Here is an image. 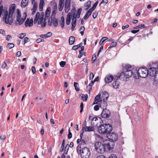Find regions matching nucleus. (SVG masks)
<instances>
[{
	"label": "nucleus",
	"instance_id": "nucleus-6",
	"mask_svg": "<svg viewBox=\"0 0 158 158\" xmlns=\"http://www.w3.org/2000/svg\"><path fill=\"white\" fill-rule=\"evenodd\" d=\"M107 106L106 102L104 101L100 106V107H103V110L101 114V116L102 118H109L110 115V113L109 110L106 108Z\"/></svg>",
	"mask_w": 158,
	"mask_h": 158
},
{
	"label": "nucleus",
	"instance_id": "nucleus-9",
	"mask_svg": "<svg viewBox=\"0 0 158 158\" xmlns=\"http://www.w3.org/2000/svg\"><path fill=\"white\" fill-rule=\"evenodd\" d=\"M148 74L152 77H154L155 78H157L158 75V71L156 70V69L154 67H151L148 70Z\"/></svg>",
	"mask_w": 158,
	"mask_h": 158
},
{
	"label": "nucleus",
	"instance_id": "nucleus-14",
	"mask_svg": "<svg viewBox=\"0 0 158 158\" xmlns=\"http://www.w3.org/2000/svg\"><path fill=\"white\" fill-rule=\"evenodd\" d=\"M126 70V71L124 72L125 74L126 78H128L131 77L133 75V72L129 69H127Z\"/></svg>",
	"mask_w": 158,
	"mask_h": 158
},
{
	"label": "nucleus",
	"instance_id": "nucleus-38",
	"mask_svg": "<svg viewBox=\"0 0 158 158\" xmlns=\"http://www.w3.org/2000/svg\"><path fill=\"white\" fill-rule=\"evenodd\" d=\"M117 45V43L116 42H112L110 44V47H109V48L114 47Z\"/></svg>",
	"mask_w": 158,
	"mask_h": 158
},
{
	"label": "nucleus",
	"instance_id": "nucleus-44",
	"mask_svg": "<svg viewBox=\"0 0 158 158\" xmlns=\"http://www.w3.org/2000/svg\"><path fill=\"white\" fill-rule=\"evenodd\" d=\"M86 126V121H85L83 123V124L82 125V130H85V128L87 127Z\"/></svg>",
	"mask_w": 158,
	"mask_h": 158
},
{
	"label": "nucleus",
	"instance_id": "nucleus-3",
	"mask_svg": "<svg viewBox=\"0 0 158 158\" xmlns=\"http://www.w3.org/2000/svg\"><path fill=\"white\" fill-rule=\"evenodd\" d=\"M77 152L81 155L82 158H89L90 156L89 150L86 147L81 148V146L78 145L77 147Z\"/></svg>",
	"mask_w": 158,
	"mask_h": 158
},
{
	"label": "nucleus",
	"instance_id": "nucleus-18",
	"mask_svg": "<svg viewBox=\"0 0 158 158\" xmlns=\"http://www.w3.org/2000/svg\"><path fill=\"white\" fill-rule=\"evenodd\" d=\"M114 79L112 75H109L106 77L105 78V81L106 83L111 82Z\"/></svg>",
	"mask_w": 158,
	"mask_h": 158
},
{
	"label": "nucleus",
	"instance_id": "nucleus-40",
	"mask_svg": "<svg viewBox=\"0 0 158 158\" xmlns=\"http://www.w3.org/2000/svg\"><path fill=\"white\" fill-rule=\"evenodd\" d=\"M92 11L93 10H91L90 9H89L87 11L85 15H86L87 16L89 17V16L91 15Z\"/></svg>",
	"mask_w": 158,
	"mask_h": 158
},
{
	"label": "nucleus",
	"instance_id": "nucleus-52",
	"mask_svg": "<svg viewBox=\"0 0 158 158\" xmlns=\"http://www.w3.org/2000/svg\"><path fill=\"white\" fill-rule=\"evenodd\" d=\"M64 0H59V5H64Z\"/></svg>",
	"mask_w": 158,
	"mask_h": 158
},
{
	"label": "nucleus",
	"instance_id": "nucleus-35",
	"mask_svg": "<svg viewBox=\"0 0 158 158\" xmlns=\"http://www.w3.org/2000/svg\"><path fill=\"white\" fill-rule=\"evenodd\" d=\"M6 46L9 49H11L14 47V44L12 43H9L7 44Z\"/></svg>",
	"mask_w": 158,
	"mask_h": 158
},
{
	"label": "nucleus",
	"instance_id": "nucleus-20",
	"mask_svg": "<svg viewBox=\"0 0 158 158\" xmlns=\"http://www.w3.org/2000/svg\"><path fill=\"white\" fill-rule=\"evenodd\" d=\"M112 85L114 88L116 89L118 88L120 85V83L119 81H114Z\"/></svg>",
	"mask_w": 158,
	"mask_h": 158
},
{
	"label": "nucleus",
	"instance_id": "nucleus-30",
	"mask_svg": "<svg viewBox=\"0 0 158 158\" xmlns=\"http://www.w3.org/2000/svg\"><path fill=\"white\" fill-rule=\"evenodd\" d=\"M74 86L75 88V90L77 91H78L80 90V89L79 88V85L77 83V82H74Z\"/></svg>",
	"mask_w": 158,
	"mask_h": 158
},
{
	"label": "nucleus",
	"instance_id": "nucleus-28",
	"mask_svg": "<svg viewBox=\"0 0 158 158\" xmlns=\"http://www.w3.org/2000/svg\"><path fill=\"white\" fill-rule=\"evenodd\" d=\"M35 0H34L33 1L32 0H31L32 3L33 4V7L32 8H31V9L37 10L38 7V5L37 2H35Z\"/></svg>",
	"mask_w": 158,
	"mask_h": 158
},
{
	"label": "nucleus",
	"instance_id": "nucleus-19",
	"mask_svg": "<svg viewBox=\"0 0 158 158\" xmlns=\"http://www.w3.org/2000/svg\"><path fill=\"white\" fill-rule=\"evenodd\" d=\"M72 15L70 12L68 13L67 15V17L66 19V23L67 25H69L70 22Z\"/></svg>",
	"mask_w": 158,
	"mask_h": 158
},
{
	"label": "nucleus",
	"instance_id": "nucleus-48",
	"mask_svg": "<svg viewBox=\"0 0 158 158\" xmlns=\"http://www.w3.org/2000/svg\"><path fill=\"white\" fill-rule=\"evenodd\" d=\"M6 66L7 64L5 62H4L2 64V69H4L6 67Z\"/></svg>",
	"mask_w": 158,
	"mask_h": 158
},
{
	"label": "nucleus",
	"instance_id": "nucleus-49",
	"mask_svg": "<svg viewBox=\"0 0 158 158\" xmlns=\"http://www.w3.org/2000/svg\"><path fill=\"white\" fill-rule=\"evenodd\" d=\"M29 39L27 37H26L24 39V45L29 41Z\"/></svg>",
	"mask_w": 158,
	"mask_h": 158
},
{
	"label": "nucleus",
	"instance_id": "nucleus-31",
	"mask_svg": "<svg viewBox=\"0 0 158 158\" xmlns=\"http://www.w3.org/2000/svg\"><path fill=\"white\" fill-rule=\"evenodd\" d=\"M145 28V25L143 24H140L137 26L134 27L133 28L134 29H137L138 28Z\"/></svg>",
	"mask_w": 158,
	"mask_h": 158
},
{
	"label": "nucleus",
	"instance_id": "nucleus-10",
	"mask_svg": "<svg viewBox=\"0 0 158 158\" xmlns=\"http://www.w3.org/2000/svg\"><path fill=\"white\" fill-rule=\"evenodd\" d=\"M107 138L111 140L112 141V142L113 143V141H116L118 138V135L115 133V132H112L108 134H107ZM111 142V141H110ZM113 144L114 143L113 142ZM114 145V144H113Z\"/></svg>",
	"mask_w": 158,
	"mask_h": 158
},
{
	"label": "nucleus",
	"instance_id": "nucleus-8",
	"mask_svg": "<svg viewBox=\"0 0 158 158\" xmlns=\"http://www.w3.org/2000/svg\"><path fill=\"white\" fill-rule=\"evenodd\" d=\"M44 17V13H42L40 15V14L39 12H37L35 16L34 19V23H36L39 19L38 22V24H41L42 23V21H43Z\"/></svg>",
	"mask_w": 158,
	"mask_h": 158
},
{
	"label": "nucleus",
	"instance_id": "nucleus-17",
	"mask_svg": "<svg viewBox=\"0 0 158 158\" xmlns=\"http://www.w3.org/2000/svg\"><path fill=\"white\" fill-rule=\"evenodd\" d=\"M100 95L99 94L97 95L95 97L94 101L93 102V104H100L101 100H100Z\"/></svg>",
	"mask_w": 158,
	"mask_h": 158
},
{
	"label": "nucleus",
	"instance_id": "nucleus-16",
	"mask_svg": "<svg viewBox=\"0 0 158 158\" xmlns=\"http://www.w3.org/2000/svg\"><path fill=\"white\" fill-rule=\"evenodd\" d=\"M50 12L51 8L50 7H48L46 9L45 12V17L44 18L45 20H46L48 19Z\"/></svg>",
	"mask_w": 158,
	"mask_h": 158
},
{
	"label": "nucleus",
	"instance_id": "nucleus-27",
	"mask_svg": "<svg viewBox=\"0 0 158 158\" xmlns=\"http://www.w3.org/2000/svg\"><path fill=\"white\" fill-rule=\"evenodd\" d=\"M82 11V9L80 8H79L77 11L76 15L75 14L76 18H79L80 17V15Z\"/></svg>",
	"mask_w": 158,
	"mask_h": 158
},
{
	"label": "nucleus",
	"instance_id": "nucleus-4",
	"mask_svg": "<svg viewBox=\"0 0 158 158\" xmlns=\"http://www.w3.org/2000/svg\"><path fill=\"white\" fill-rule=\"evenodd\" d=\"M112 130L111 125L110 124H103L98 127V131L100 133L107 134L110 133Z\"/></svg>",
	"mask_w": 158,
	"mask_h": 158
},
{
	"label": "nucleus",
	"instance_id": "nucleus-11",
	"mask_svg": "<svg viewBox=\"0 0 158 158\" xmlns=\"http://www.w3.org/2000/svg\"><path fill=\"white\" fill-rule=\"evenodd\" d=\"M71 0H66L65 2L64 10L66 13H67L70 9Z\"/></svg>",
	"mask_w": 158,
	"mask_h": 158
},
{
	"label": "nucleus",
	"instance_id": "nucleus-45",
	"mask_svg": "<svg viewBox=\"0 0 158 158\" xmlns=\"http://www.w3.org/2000/svg\"><path fill=\"white\" fill-rule=\"evenodd\" d=\"M98 14V12H97V11H95L93 13V18L94 19L96 18L97 17V16Z\"/></svg>",
	"mask_w": 158,
	"mask_h": 158
},
{
	"label": "nucleus",
	"instance_id": "nucleus-34",
	"mask_svg": "<svg viewBox=\"0 0 158 158\" xmlns=\"http://www.w3.org/2000/svg\"><path fill=\"white\" fill-rule=\"evenodd\" d=\"M108 39V38L106 37H103L101 40L99 44L100 45H101L106 40Z\"/></svg>",
	"mask_w": 158,
	"mask_h": 158
},
{
	"label": "nucleus",
	"instance_id": "nucleus-53",
	"mask_svg": "<svg viewBox=\"0 0 158 158\" xmlns=\"http://www.w3.org/2000/svg\"><path fill=\"white\" fill-rule=\"evenodd\" d=\"M82 99L85 101H86L87 100V97L84 95H82L81 96Z\"/></svg>",
	"mask_w": 158,
	"mask_h": 158
},
{
	"label": "nucleus",
	"instance_id": "nucleus-24",
	"mask_svg": "<svg viewBox=\"0 0 158 158\" xmlns=\"http://www.w3.org/2000/svg\"><path fill=\"white\" fill-rule=\"evenodd\" d=\"M75 41V38L73 36H71L69 39V43L70 45L73 44Z\"/></svg>",
	"mask_w": 158,
	"mask_h": 158
},
{
	"label": "nucleus",
	"instance_id": "nucleus-26",
	"mask_svg": "<svg viewBox=\"0 0 158 158\" xmlns=\"http://www.w3.org/2000/svg\"><path fill=\"white\" fill-rule=\"evenodd\" d=\"M119 77L120 80L123 81L126 78V76L124 72H122L119 76Z\"/></svg>",
	"mask_w": 158,
	"mask_h": 158
},
{
	"label": "nucleus",
	"instance_id": "nucleus-54",
	"mask_svg": "<svg viewBox=\"0 0 158 158\" xmlns=\"http://www.w3.org/2000/svg\"><path fill=\"white\" fill-rule=\"evenodd\" d=\"M12 39V37L10 35H8L7 36L6 40H10Z\"/></svg>",
	"mask_w": 158,
	"mask_h": 158
},
{
	"label": "nucleus",
	"instance_id": "nucleus-25",
	"mask_svg": "<svg viewBox=\"0 0 158 158\" xmlns=\"http://www.w3.org/2000/svg\"><path fill=\"white\" fill-rule=\"evenodd\" d=\"M91 1H89L87 2L85 5V10H87L91 6Z\"/></svg>",
	"mask_w": 158,
	"mask_h": 158
},
{
	"label": "nucleus",
	"instance_id": "nucleus-46",
	"mask_svg": "<svg viewBox=\"0 0 158 158\" xmlns=\"http://www.w3.org/2000/svg\"><path fill=\"white\" fill-rule=\"evenodd\" d=\"M64 5H58V8L60 11H61L62 10L64 7Z\"/></svg>",
	"mask_w": 158,
	"mask_h": 158
},
{
	"label": "nucleus",
	"instance_id": "nucleus-43",
	"mask_svg": "<svg viewBox=\"0 0 158 158\" xmlns=\"http://www.w3.org/2000/svg\"><path fill=\"white\" fill-rule=\"evenodd\" d=\"M66 64V62L64 61H61L60 62V66L62 67H63Z\"/></svg>",
	"mask_w": 158,
	"mask_h": 158
},
{
	"label": "nucleus",
	"instance_id": "nucleus-23",
	"mask_svg": "<svg viewBox=\"0 0 158 158\" xmlns=\"http://www.w3.org/2000/svg\"><path fill=\"white\" fill-rule=\"evenodd\" d=\"M94 128L92 126H87L84 130V131L86 132L94 131Z\"/></svg>",
	"mask_w": 158,
	"mask_h": 158
},
{
	"label": "nucleus",
	"instance_id": "nucleus-22",
	"mask_svg": "<svg viewBox=\"0 0 158 158\" xmlns=\"http://www.w3.org/2000/svg\"><path fill=\"white\" fill-rule=\"evenodd\" d=\"M44 5V0H40L39 5V9L42 11L43 10V7Z\"/></svg>",
	"mask_w": 158,
	"mask_h": 158
},
{
	"label": "nucleus",
	"instance_id": "nucleus-56",
	"mask_svg": "<svg viewBox=\"0 0 158 158\" xmlns=\"http://www.w3.org/2000/svg\"><path fill=\"white\" fill-rule=\"evenodd\" d=\"M96 59V55H93L92 57V61H93L92 63H94Z\"/></svg>",
	"mask_w": 158,
	"mask_h": 158
},
{
	"label": "nucleus",
	"instance_id": "nucleus-57",
	"mask_svg": "<svg viewBox=\"0 0 158 158\" xmlns=\"http://www.w3.org/2000/svg\"><path fill=\"white\" fill-rule=\"evenodd\" d=\"M99 109V106L98 105H96L94 107V109L95 111L98 110Z\"/></svg>",
	"mask_w": 158,
	"mask_h": 158
},
{
	"label": "nucleus",
	"instance_id": "nucleus-60",
	"mask_svg": "<svg viewBox=\"0 0 158 158\" xmlns=\"http://www.w3.org/2000/svg\"><path fill=\"white\" fill-rule=\"evenodd\" d=\"M96 158H106V157L103 155H100L98 156Z\"/></svg>",
	"mask_w": 158,
	"mask_h": 158
},
{
	"label": "nucleus",
	"instance_id": "nucleus-47",
	"mask_svg": "<svg viewBox=\"0 0 158 158\" xmlns=\"http://www.w3.org/2000/svg\"><path fill=\"white\" fill-rule=\"evenodd\" d=\"M45 21L46 20H45L44 19V21H43V22H42V23H41V27H44L46 26V23L45 22Z\"/></svg>",
	"mask_w": 158,
	"mask_h": 158
},
{
	"label": "nucleus",
	"instance_id": "nucleus-29",
	"mask_svg": "<svg viewBox=\"0 0 158 158\" xmlns=\"http://www.w3.org/2000/svg\"><path fill=\"white\" fill-rule=\"evenodd\" d=\"M64 16H62L60 22V24L62 28H64Z\"/></svg>",
	"mask_w": 158,
	"mask_h": 158
},
{
	"label": "nucleus",
	"instance_id": "nucleus-62",
	"mask_svg": "<svg viewBox=\"0 0 158 158\" xmlns=\"http://www.w3.org/2000/svg\"><path fill=\"white\" fill-rule=\"evenodd\" d=\"M0 139L2 140H4L6 138V136L3 135H2L1 136H0Z\"/></svg>",
	"mask_w": 158,
	"mask_h": 158
},
{
	"label": "nucleus",
	"instance_id": "nucleus-61",
	"mask_svg": "<svg viewBox=\"0 0 158 158\" xmlns=\"http://www.w3.org/2000/svg\"><path fill=\"white\" fill-rule=\"evenodd\" d=\"M78 48H79L78 47L77 45H76L74 46L72 48V49H73V50H76Z\"/></svg>",
	"mask_w": 158,
	"mask_h": 158
},
{
	"label": "nucleus",
	"instance_id": "nucleus-32",
	"mask_svg": "<svg viewBox=\"0 0 158 158\" xmlns=\"http://www.w3.org/2000/svg\"><path fill=\"white\" fill-rule=\"evenodd\" d=\"M98 1H97L95 2V3L94 4L93 6L90 9L91 10H93V11H94L96 8L97 5L98 4Z\"/></svg>",
	"mask_w": 158,
	"mask_h": 158
},
{
	"label": "nucleus",
	"instance_id": "nucleus-63",
	"mask_svg": "<svg viewBox=\"0 0 158 158\" xmlns=\"http://www.w3.org/2000/svg\"><path fill=\"white\" fill-rule=\"evenodd\" d=\"M129 27V25L128 24L126 25L125 26H123L122 27V29L123 30L125 28H127Z\"/></svg>",
	"mask_w": 158,
	"mask_h": 158
},
{
	"label": "nucleus",
	"instance_id": "nucleus-1",
	"mask_svg": "<svg viewBox=\"0 0 158 158\" xmlns=\"http://www.w3.org/2000/svg\"><path fill=\"white\" fill-rule=\"evenodd\" d=\"M95 148L97 152L102 153L105 151L111 150L114 147L113 143L110 140H106L102 142H97L95 144Z\"/></svg>",
	"mask_w": 158,
	"mask_h": 158
},
{
	"label": "nucleus",
	"instance_id": "nucleus-41",
	"mask_svg": "<svg viewBox=\"0 0 158 158\" xmlns=\"http://www.w3.org/2000/svg\"><path fill=\"white\" fill-rule=\"evenodd\" d=\"M52 35V32H49L45 34V38H47L50 37Z\"/></svg>",
	"mask_w": 158,
	"mask_h": 158
},
{
	"label": "nucleus",
	"instance_id": "nucleus-42",
	"mask_svg": "<svg viewBox=\"0 0 158 158\" xmlns=\"http://www.w3.org/2000/svg\"><path fill=\"white\" fill-rule=\"evenodd\" d=\"M19 35V38L20 39H23L25 36L26 34L24 33H21Z\"/></svg>",
	"mask_w": 158,
	"mask_h": 158
},
{
	"label": "nucleus",
	"instance_id": "nucleus-37",
	"mask_svg": "<svg viewBox=\"0 0 158 158\" xmlns=\"http://www.w3.org/2000/svg\"><path fill=\"white\" fill-rule=\"evenodd\" d=\"M102 97L104 100L107 99L108 97V95L106 93H104L102 94Z\"/></svg>",
	"mask_w": 158,
	"mask_h": 158
},
{
	"label": "nucleus",
	"instance_id": "nucleus-50",
	"mask_svg": "<svg viewBox=\"0 0 158 158\" xmlns=\"http://www.w3.org/2000/svg\"><path fill=\"white\" fill-rule=\"evenodd\" d=\"M32 72L33 74H35L36 72L35 68L34 66H32L31 69Z\"/></svg>",
	"mask_w": 158,
	"mask_h": 158
},
{
	"label": "nucleus",
	"instance_id": "nucleus-55",
	"mask_svg": "<svg viewBox=\"0 0 158 158\" xmlns=\"http://www.w3.org/2000/svg\"><path fill=\"white\" fill-rule=\"evenodd\" d=\"M94 77V75L92 73H91L89 75V78L90 80L93 79Z\"/></svg>",
	"mask_w": 158,
	"mask_h": 158
},
{
	"label": "nucleus",
	"instance_id": "nucleus-51",
	"mask_svg": "<svg viewBox=\"0 0 158 158\" xmlns=\"http://www.w3.org/2000/svg\"><path fill=\"white\" fill-rule=\"evenodd\" d=\"M108 2V0H102L100 3L99 5L102 3H105V4H107Z\"/></svg>",
	"mask_w": 158,
	"mask_h": 158
},
{
	"label": "nucleus",
	"instance_id": "nucleus-7",
	"mask_svg": "<svg viewBox=\"0 0 158 158\" xmlns=\"http://www.w3.org/2000/svg\"><path fill=\"white\" fill-rule=\"evenodd\" d=\"M16 21L18 22L19 24L20 25L22 24L24 22L27 17V13L24 12L23 15V17L21 19V15L20 14V11L19 9L16 10Z\"/></svg>",
	"mask_w": 158,
	"mask_h": 158
},
{
	"label": "nucleus",
	"instance_id": "nucleus-33",
	"mask_svg": "<svg viewBox=\"0 0 158 158\" xmlns=\"http://www.w3.org/2000/svg\"><path fill=\"white\" fill-rule=\"evenodd\" d=\"M81 143L79 145L81 146V148L82 147V148L85 147V145L86 144V143L84 139H81Z\"/></svg>",
	"mask_w": 158,
	"mask_h": 158
},
{
	"label": "nucleus",
	"instance_id": "nucleus-58",
	"mask_svg": "<svg viewBox=\"0 0 158 158\" xmlns=\"http://www.w3.org/2000/svg\"><path fill=\"white\" fill-rule=\"evenodd\" d=\"M103 49V46H102L100 48L98 51V52L97 54L98 56H99V54L101 52L102 50Z\"/></svg>",
	"mask_w": 158,
	"mask_h": 158
},
{
	"label": "nucleus",
	"instance_id": "nucleus-5",
	"mask_svg": "<svg viewBox=\"0 0 158 158\" xmlns=\"http://www.w3.org/2000/svg\"><path fill=\"white\" fill-rule=\"evenodd\" d=\"M148 69L146 68H139L136 72L137 75L135 76V78H139V77H146L148 75Z\"/></svg>",
	"mask_w": 158,
	"mask_h": 158
},
{
	"label": "nucleus",
	"instance_id": "nucleus-2",
	"mask_svg": "<svg viewBox=\"0 0 158 158\" xmlns=\"http://www.w3.org/2000/svg\"><path fill=\"white\" fill-rule=\"evenodd\" d=\"M15 5L13 4L9 8V13L7 10H4L5 13L3 19L5 20V23L6 24L9 23L11 25L13 23L14 19L15 18Z\"/></svg>",
	"mask_w": 158,
	"mask_h": 158
},
{
	"label": "nucleus",
	"instance_id": "nucleus-59",
	"mask_svg": "<svg viewBox=\"0 0 158 158\" xmlns=\"http://www.w3.org/2000/svg\"><path fill=\"white\" fill-rule=\"evenodd\" d=\"M109 158H117V156L115 155L112 154L109 156Z\"/></svg>",
	"mask_w": 158,
	"mask_h": 158
},
{
	"label": "nucleus",
	"instance_id": "nucleus-15",
	"mask_svg": "<svg viewBox=\"0 0 158 158\" xmlns=\"http://www.w3.org/2000/svg\"><path fill=\"white\" fill-rule=\"evenodd\" d=\"M33 24V20L32 19L30 20L28 18L25 22V26L27 27V26L31 27Z\"/></svg>",
	"mask_w": 158,
	"mask_h": 158
},
{
	"label": "nucleus",
	"instance_id": "nucleus-36",
	"mask_svg": "<svg viewBox=\"0 0 158 158\" xmlns=\"http://www.w3.org/2000/svg\"><path fill=\"white\" fill-rule=\"evenodd\" d=\"M69 148V146L68 144H67L64 150V153L65 154H67L68 152Z\"/></svg>",
	"mask_w": 158,
	"mask_h": 158
},
{
	"label": "nucleus",
	"instance_id": "nucleus-12",
	"mask_svg": "<svg viewBox=\"0 0 158 158\" xmlns=\"http://www.w3.org/2000/svg\"><path fill=\"white\" fill-rule=\"evenodd\" d=\"M54 13V11H53L52 13L51 20V21L52 22L54 26L55 27H57L58 25V18L55 19V17L53 15Z\"/></svg>",
	"mask_w": 158,
	"mask_h": 158
},
{
	"label": "nucleus",
	"instance_id": "nucleus-13",
	"mask_svg": "<svg viewBox=\"0 0 158 158\" xmlns=\"http://www.w3.org/2000/svg\"><path fill=\"white\" fill-rule=\"evenodd\" d=\"M72 17L73 18H72V26L71 29L73 31L76 26V24L77 22V19L76 18L75 16V13H73V15Z\"/></svg>",
	"mask_w": 158,
	"mask_h": 158
},
{
	"label": "nucleus",
	"instance_id": "nucleus-21",
	"mask_svg": "<svg viewBox=\"0 0 158 158\" xmlns=\"http://www.w3.org/2000/svg\"><path fill=\"white\" fill-rule=\"evenodd\" d=\"M28 3V0H22L21 2V6L23 8L26 7Z\"/></svg>",
	"mask_w": 158,
	"mask_h": 158
},
{
	"label": "nucleus",
	"instance_id": "nucleus-39",
	"mask_svg": "<svg viewBox=\"0 0 158 158\" xmlns=\"http://www.w3.org/2000/svg\"><path fill=\"white\" fill-rule=\"evenodd\" d=\"M69 134L68 135V138L69 139H70L72 137V133L70 131V130L69 128Z\"/></svg>",
	"mask_w": 158,
	"mask_h": 158
},
{
	"label": "nucleus",
	"instance_id": "nucleus-64",
	"mask_svg": "<svg viewBox=\"0 0 158 158\" xmlns=\"http://www.w3.org/2000/svg\"><path fill=\"white\" fill-rule=\"evenodd\" d=\"M21 52L20 51H18V52H17L16 54V55L17 56H20L21 55Z\"/></svg>",
	"mask_w": 158,
	"mask_h": 158
}]
</instances>
